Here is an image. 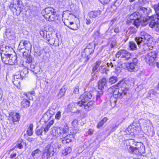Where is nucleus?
Instances as JSON below:
<instances>
[{"label":"nucleus","mask_w":159,"mask_h":159,"mask_svg":"<svg viewBox=\"0 0 159 159\" xmlns=\"http://www.w3.org/2000/svg\"><path fill=\"white\" fill-rule=\"evenodd\" d=\"M61 116V113L60 111H58L55 116V118L56 119L58 120L60 119Z\"/></svg>","instance_id":"obj_50"},{"label":"nucleus","mask_w":159,"mask_h":159,"mask_svg":"<svg viewBox=\"0 0 159 159\" xmlns=\"http://www.w3.org/2000/svg\"><path fill=\"white\" fill-rule=\"evenodd\" d=\"M94 49V48H93L92 46L89 44L84 49V52L85 53L86 56H88L93 52Z\"/></svg>","instance_id":"obj_21"},{"label":"nucleus","mask_w":159,"mask_h":159,"mask_svg":"<svg viewBox=\"0 0 159 159\" xmlns=\"http://www.w3.org/2000/svg\"><path fill=\"white\" fill-rule=\"evenodd\" d=\"M118 80L117 77L116 76H111L108 80V83L110 84H112L116 83Z\"/></svg>","instance_id":"obj_31"},{"label":"nucleus","mask_w":159,"mask_h":159,"mask_svg":"<svg viewBox=\"0 0 159 159\" xmlns=\"http://www.w3.org/2000/svg\"><path fill=\"white\" fill-rule=\"evenodd\" d=\"M97 91V93L96 95V99L98 100L102 95L103 93V90H99Z\"/></svg>","instance_id":"obj_38"},{"label":"nucleus","mask_w":159,"mask_h":159,"mask_svg":"<svg viewBox=\"0 0 159 159\" xmlns=\"http://www.w3.org/2000/svg\"><path fill=\"white\" fill-rule=\"evenodd\" d=\"M93 93V92L92 91L84 92L80 97L81 101L75 103V104H76L79 106L84 107L86 111H89L92 108L94 101L91 100L86 104H85V103L86 102L89 101V100H93L94 98Z\"/></svg>","instance_id":"obj_1"},{"label":"nucleus","mask_w":159,"mask_h":159,"mask_svg":"<svg viewBox=\"0 0 159 159\" xmlns=\"http://www.w3.org/2000/svg\"><path fill=\"white\" fill-rule=\"evenodd\" d=\"M22 3L20 0H13L11 3L9 8L13 11L20 10Z\"/></svg>","instance_id":"obj_11"},{"label":"nucleus","mask_w":159,"mask_h":159,"mask_svg":"<svg viewBox=\"0 0 159 159\" xmlns=\"http://www.w3.org/2000/svg\"><path fill=\"white\" fill-rule=\"evenodd\" d=\"M42 13L47 20L49 21H55L58 19L56 16V12L55 9L51 7H48L43 10Z\"/></svg>","instance_id":"obj_4"},{"label":"nucleus","mask_w":159,"mask_h":159,"mask_svg":"<svg viewBox=\"0 0 159 159\" xmlns=\"http://www.w3.org/2000/svg\"><path fill=\"white\" fill-rule=\"evenodd\" d=\"M79 87L76 86L75 87L74 89V93L75 94H78L79 93Z\"/></svg>","instance_id":"obj_51"},{"label":"nucleus","mask_w":159,"mask_h":159,"mask_svg":"<svg viewBox=\"0 0 159 159\" xmlns=\"http://www.w3.org/2000/svg\"><path fill=\"white\" fill-rule=\"evenodd\" d=\"M23 97L24 99L21 102V107H22L26 108L30 106V102L25 96H23Z\"/></svg>","instance_id":"obj_23"},{"label":"nucleus","mask_w":159,"mask_h":159,"mask_svg":"<svg viewBox=\"0 0 159 159\" xmlns=\"http://www.w3.org/2000/svg\"><path fill=\"white\" fill-rule=\"evenodd\" d=\"M35 66L34 65L32 64H31L30 65V68H31V70L32 71V70H33L35 68Z\"/></svg>","instance_id":"obj_64"},{"label":"nucleus","mask_w":159,"mask_h":159,"mask_svg":"<svg viewBox=\"0 0 159 159\" xmlns=\"http://www.w3.org/2000/svg\"><path fill=\"white\" fill-rule=\"evenodd\" d=\"M55 39L54 38H52L50 39V41L49 42L51 45H53L55 43Z\"/></svg>","instance_id":"obj_53"},{"label":"nucleus","mask_w":159,"mask_h":159,"mask_svg":"<svg viewBox=\"0 0 159 159\" xmlns=\"http://www.w3.org/2000/svg\"><path fill=\"white\" fill-rule=\"evenodd\" d=\"M20 80H19L18 79H14V80L13 81V82L15 85L16 86H18L20 84Z\"/></svg>","instance_id":"obj_48"},{"label":"nucleus","mask_w":159,"mask_h":159,"mask_svg":"<svg viewBox=\"0 0 159 159\" xmlns=\"http://www.w3.org/2000/svg\"><path fill=\"white\" fill-rule=\"evenodd\" d=\"M107 66L105 64L102 63L99 67L98 70L102 73H106L107 74L109 70L107 68Z\"/></svg>","instance_id":"obj_24"},{"label":"nucleus","mask_w":159,"mask_h":159,"mask_svg":"<svg viewBox=\"0 0 159 159\" xmlns=\"http://www.w3.org/2000/svg\"><path fill=\"white\" fill-rule=\"evenodd\" d=\"M64 24L65 23H64ZM65 25H66L70 29L72 30H76L78 29V27L77 26V25L75 23H74L73 22H70V24L69 25H67L65 24Z\"/></svg>","instance_id":"obj_28"},{"label":"nucleus","mask_w":159,"mask_h":159,"mask_svg":"<svg viewBox=\"0 0 159 159\" xmlns=\"http://www.w3.org/2000/svg\"><path fill=\"white\" fill-rule=\"evenodd\" d=\"M47 32L46 31L41 30L40 31V35L43 37L44 38H45V36L47 34Z\"/></svg>","instance_id":"obj_47"},{"label":"nucleus","mask_w":159,"mask_h":159,"mask_svg":"<svg viewBox=\"0 0 159 159\" xmlns=\"http://www.w3.org/2000/svg\"><path fill=\"white\" fill-rule=\"evenodd\" d=\"M104 123L102 121V120H101L98 123L97 127L99 128L101 127L103 125Z\"/></svg>","instance_id":"obj_52"},{"label":"nucleus","mask_w":159,"mask_h":159,"mask_svg":"<svg viewBox=\"0 0 159 159\" xmlns=\"http://www.w3.org/2000/svg\"><path fill=\"white\" fill-rule=\"evenodd\" d=\"M44 150L50 155V157H52L56 152L57 149L55 145L53 143H51L48 144Z\"/></svg>","instance_id":"obj_13"},{"label":"nucleus","mask_w":159,"mask_h":159,"mask_svg":"<svg viewBox=\"0 0 159 159\" xmlns=\"http://www.w3.org/2000/svg\"><path fill=\"white\" fill-rule=\"evenodd\" d=\"M9 65H12L17 62V57L15 54L13 55L12 54L10 55Z\"/></svg>","instance_id":"obj_25"},{"label":"nucleus","mask_w":159,"mask_h":159,"mask_svg":"<svg viewBox=\"0 0 159 159\" xmlns=\"http://www.w3.org/2000/svg\"><path fill=\"white\" fill-rule=\"evenodd\" d=\"M44 128L42 127V126L39 129L36 128L35 130V134L38 136L42 135V133L44 131Z\"/></svg>","instance_id":"obj_34"},{"label":"nucleus","mask_w":159,"mask_h":159,"mask_svg":"<svg viewBox=\"0 0 159 159\" xmlns=\"http://www.w3.org/2000/svg\"><path fill=\"white\" fill-rule=\"evenodd\" d=\"M24 143H25L23 139H19L17 141L15 147H17V148H18L20 149H22L23 148V145Z\"/></svg>","instance_id":"obj_30"},{"label":"nucleus","mask_w":159,"mask_h":159,"mask_svg":"<svg viewBox=\"0 0 159 159\" xmlns=\"http://www.w3.org/2000/svg\"><path fill=\"white\" fill-rule=\"evenodd\" d=\"M129 49L132 51H134L137 49V47L136 43L133 41L129 42Z\"/></svg>","instance_id":"obj_29"},{"label":"nucleus","mask_w":159,"mask_h":159,"mask_svg":"<svg viewBox=\"0 0 159 159\" xmlns=\"http://www.w3.org/2000/svg\"><path fill=\"white\" fill-rule=\"evenodd\" d=\"M71 151V149L70 147H68L62 152V153L64 156H66L70 153Z\"/></svg>","instance_id":"obj_37"},{"label":"nucleus","mask_w":159,"mask_h":159,"mask_svg":"<svg viewBox=\"0 0 159 159\" xmlns=\"http://www.w3.org/2000/svg\"><path fill=\"white\" fill-rule=\"evenodd\" d=\"M118 127V126L116 125H114L112 126L111 128V130L112 131H114Z\"/></svg>","instance_id":"obj_57"},{"label":"nucleus","mask_w":159,"mask_h":159,"mask_svg":"<svg viewBox=\"0 0 159 159\" xmlns=\"http://www.w3.org/2000/svg\"><path fill=\"white\" fill-rule=\"evenodd\" d=\"M34 93V91H32L31 92H28L27 93H24L23 94L24 96H25L27 99H30V96L32 94Z\"/></svg>","instance_id":"obj_43"},{"label":"nucleus","mask_w":159,"mask_h":159,"mask_svg":"<svg viewBox=\"0 0 159 159\" xmlns=\"http://www.w3.org/2000/svg\"><path fill=\"white\" fill-rule=\"evenodd\" d=\"M66 91V89L65 88L62 87L59 92V96L60 97H62L64 95Z\"/></svg>","instance_id":"obj_44"},{"label":"nucleus","mask_w":159,"mask_h":159,"mask_svg":"<svg viewBox=\"0 0 159 159\" xmlns=\"http://www.w3.org/2000/svg\"><path fill=\"white\" fill-rule=\"evenodd\" d=\"M94 37L95 39H98L100 37V33L99 31H96L94 34Z\"/></svg>","instance_id":"obj_49"},{"label":"nucleus","mask_w":159,"mask_h":159,"mask_svg":"<svg viewBox=\"0 0 159 159\" xmlns=\"http://www.w3.org/2000/svg\"><path fill=\"white\" fill-rule=\"evenodd\" d=\"M33 125L32 124H30L26 131L27 135L29 136H31L33 134Z\"/></svg>","instance_id":"obj_33"},{"label":"nucleus","mask_w":159,"mask_h":159,"mask_svg":"<svg viewBox=\"0 0 159 159\" xmlns=\"http://www.w3.org/2000/svg\"><path fill=\"white\" fill-rule=\"evenodd\" d=\"M0 50L2 53H0V54H6L8 55L11 54V51H13L12 48L10 47L6 46L5 45H3L1 47H0Z\"/></svg>","instance_id":"obj_15"},{"label":"nucleus","mask_w":159,"mask_h":159,"mask_svg":"<svg viewBox=\"0 0 159 159\" xmlns=\"http://www.w3.org/2000/svg\"><path fill=\"white\" fill-rule=\"evenodd\" d=\"M130 18L134 20L133 24L137 28L140 25H143L142 19L141 14L138 12H136L131 14L130 16Z\"/></svg>","instance_id":"obj_6"},{"label":"nucleus","mask_w":159,"mask_h":159,"mask_svg":"<svg viewBox=\"0 0 159 159\" xmlns=\"http://www.w3.org/2000/svg\"><path fill=\"white\" fill-rule=\"evenodd\" d=\"M116 19L115 18H114L112 20L110 23L109 24V25L110 26H111L114 24V23L116 21Z\"/></svg>","instance_id":"obj_55"},{"label":"nucleus","mask_w":159,"mask_h":159,"mask_svg":"<svg viewBox=\"0 0 159 159\" xmlns=\"http://www.w3.org/2000/svg\"><path fill=\"white\" fill-rule=\"evenodd\" d=\"M57 131H59V133L60 134H65L66 132V130L64 129L61 128H59L57 129Z\"/></svg>","instance_id":"obj_46"},{"label":"nucleus","mask_w":159,"mask_h":159,"mask_svg":"<svg viewBox=\"0 0 159 159\" xmlns=\"http://www.w3.org/2000/svg\"><path fill=\"white\" fill-rule=\"evenodd\" d=\"M134 79L129 78L128 79L120 81L117 83V84L126 90L127 93L128 91V88L133 86L134 85Z\"/></svg>","instance_id":"obj_5"},{"label":"nucleus","mask_w":159,"mask_h":159,"mask_svg":"<svg viewBox=\"0 0 159 159\" xmlns=\"http://www.w3.org/2000/svg\"><path fill=\"white\" fill-rule=\"evenodd\" d=\"M9 117L13 123L18 121L20 118V116L19 113L13 112L10 113Z\"/></svg>","instance_id":"obj_19"},{"label":"nucleus","mask_w":159,"mask_h":159,"mask_svg":"<svg viewBox=\"0 0 159 159\" xmlns=\"http://www.w3.org/2000/svg\"><path fill=\"white\" fill-rule=\"evenodd\" d=\"M131 54L128 51L125 49L119 50L116 54V58H119L120 60H127L130 59L131 57Z\"/></svg>","instance_id":"obj_7"},{"label":"nucleus","mask_w":159,"mask_h":159,"mask_svg":"<svg viewBox=\"0 0 159 159\" xmlns=\"http://www.w3.org/2000/svg\"><path fill=\"white\" fill-rule=\"evenodd\" d=\"M140 34L141 37H136L135 38V40L139 48H140V43L141 42H145L147 39H148V37H150V36L144 31H142Z\"/></svg>","instance_id":"obj_9"},{"label":"nucleus","mask_w":159,"mask_h":159,"mask_svg":"<svg viewBox=\"0 0 159 159\" xmlns=\"http://www.w3.org/2000/svg\"><path fill=\"white\" fill-rule=\"evenodd\" d=\"M45 126L43 125L42 126V127L44 128V131L47 133L48 130L49 128L51 126V125H50L48 124V123L47 122L46 123H45Z\"/></svg>","instance_id":"obj_42"},{"label":"nucleus","mask_w":159,"mask_h":159,"mask_svg":"<svg viewBox=\"0 0 159 159\" xmlns=\"http://www.w3.org/2000/svg\"><path fill=\"white\" fill-rule=\"evenodd\" d=\"M145 42H141L140 43V47L142 45H143L145 44H146L147 45L148 48V49L151 50L152 49L154 46V43L152 39H150V37H148V39L146 40Z\"/></svg>","instance_id":"obj_17"},{"label":"nucleus","mask_w":159,"mask_h":159,"mask_svg":"<svg viewBox=\"0 0 159 159\" xmlns=\"http://www.w3.org/2000/svg\"><path fill=\"white\" fill-rule=\"evenodd\" d=\"M116 45V42L115 41L111 42V45L112 48L114 47Z\"/></svg>","instance_id":"obj_62"},{"label":"nucleus","mask_w":159,"mask_h":159,"mask_svg":"<svg viewBox=\"0 0 159 159\" xmlns=\"http://www.w3.org/2000/svg\"><path fill=\"white\" fill-rule=\"evenodd\" d=\"M1 56L3 62L5 64L9 65L10 55H7L6 54H1Z\"/></svg>","instance_id":"obj_22"},{"label":"nucleus","mask_w":159,"mask_h":159,"mask_svg":"<svg viewBox=\"0 0 159 159\" xmlns=\"http://www.w3.org/2000/svg\"><path fill=\"white\" fill-rule=\"evenodd\" d=\"M40 68L39 66H35V68L32 70L33 73L36 74H39L40 73Z\"/></svg>","instance_id":"obj_40"},{"label":"nucleus","mask_w":159,"mask_h":159,"mask_svg":"<svg viewBox=\"0 0 159 159\" xmlns=\"http://www.w3.org/2000/svg\"><path fill=\"white\" fill-rule=\"evenodd\" d=\"M14 79H18L19 80H21L22 79V78H20V75H16L14 76Z\"/></svg>","instance_id":"obj_54"},{"label":"nucleus","mask_w":159,"mask_h":159,"mask_svg":"<svg viewBox=\"0 0 159 159\" xmlns=\"http://www.w3.org/2000/svg\"><path fill=\"white\" fill-rule=\"evenodd\" d=\"M47 40L48 42L50 41V37L49 35H47V34L45 36V38Z\"/></svg>","instance_id":"obj_58"},{"label":"nucleus","mask_w":159,"mask_h":159,"mask_svg":"<svg viewBox=\"0 0 159 159\" xmlns=\"http://www.w3.org/2000/svg\"><path fill=\"white\" fill-rule=\"evenodd\" d=\"M93 133V131L92 129H89L88 131V134L89 135H92Z\"/></svg>","instance_id":"obj_63"},{"label":"nucleus","mask_w":159,"mask_h":159,"mask_svg":"<svg viewBox=\"0 0 159 159\" xmlns=\"http://www.w3.org/2000/svg\"><path fill=\"white\" fill-rule=\"evenodd\" d=\"M23 45V46L25 47V49L29 51L31 50L32 48V46L30 43L27 41H21L19 43L18 48H21L20 46H22Z\"/></svg>","instance_id":"obj_20"},{"label":"nucleus","mask_w":159,"mask_h":159,"mask_svg":"<svg viewBox=\"0 0 159 159\" xmlns=\"http://www.w3.org/2000/svg\"><path fill=\"white\" fill-rule=\"evenodd\" d=\"M40 150L38 148L34 150L31 153V155L35 158V157L38 155L40 152Z\"/></svg>","instance_id":"obj_39"},{"label":"nucleus","mask_w":159,"mask_h":159,"mask_svg":"<svg viewBox=\"0 0 159 159\" xmlns=\"http://www.w3.org/2000/svg\"><path fill=\"white\" fill-rule=\"evenodd\" d=\"M101 13V11L99 10L92 11H89L88 15V17L86 20L85 22L87 25L91 23L93 21V19L95 18Z\"/></svg>","instance_id":"obj_8"},{"label":"nucleus","mask_w":159,"mask_h":159,"mask_svg":"<svg viewBox=\"0 0 159 159\" xmlns=\"http://www.w3.org/2000/svg\"><path fill=\"white\" fill-rule=\"evenodd\" d=\"M101 2H103L105 3H107L110 1V0H99Z\"/></svg>","instance_id":"obj_60"},{"label":"nucleus","mask_w":159,"mask_h":159,"mask_svg":"<svg viewBox=\"0 0 159 159\" xmlns=\"http://www.w3.org/2000/svg\"><path fill=\"white\" fill-rule=\"evenodd\" d=\"M114 31L115 33H118L119 32V27H116L115 28H114Z\"/></svg>","instance_id":"obj_56"},{"label":"nucleus","mask_w":159,"mask_h":159,"mask_svg":"<svg viewBox=\"0 0 159 159\" xmlns=\"http://www.w3.org/2000/svg\"><path fill=\"white\" fill-rule=\"evenodd\" d=\"M107 80L105 78L100 80L98 83V90H103L107 86Z\"/></svg>","instance_id":"obj_18"},{"label":"nucleus","mask_w":159,"mask_h":159,"mask_svg":"<svg viewBox=\"0 0 159 159\" xmlns=\"http://www.w3.org/2000/svg\"><path fill=\"white\" fill-rule=\"evenodd\" d=\"M27 59L28 62L30 63L31 62H32V58L30 57H27Z\"/></svg>","instance_id":"obj_61"},{"label":"nucleus","mask_w":159,"mask_h":159,"mask_svg":"<svg viewBox=\"0 0 159 159\" xmlns=\"http://www.w3.org/2000/svg\"><path fill=\"white\" fill-rule=\"evenodd\" d=\"M129 147L130 148L129 152L131 153L137 155H141L145 153V148L144 145H142V146H141L137 149H134L133 147H132L130 146H129Z\"/></svg>","instance_id":"obj_14"},{"label":"nucleus","mask_w":159,"mask_h":159,"mask_svg":"<svg viewBox=\"0 0 159 159\" xmlns=\"http://www.w3.org/2000/svg\"><path fill=\"white\" fill-rule=\"evenodd\" d=\"M117 101V98L112 97L111 98L110 100V104L112 108H114L116 106Z\"/></svg>","instance_id":"obj_32"},{"label":"nucleus","mask_w":159,"mask_h":159,"mask_svg":"<svg viewBox=\"0 0 159 159\" xmlns=\"http://www.w3.org/2000/svg\"><path fill=\"white\" fill-rule=\"evenodd\" d=\"M138 60L136 57L133 58L132 61L128 63L126 66L127 69L130 72L135 71L136 70V68L138 66Z\"/></svg>","instance_id":"obj_12"},{"label":"nucleus","mask_w":159,"mask_h":159,"mask_svg":"<svg viewBox=\"0 0 159 159\" xmlns=\"http://www.w3.org/2000/svg\"><path fill=\"white\" fill-rule=\"evenodd\" d=\"M28 73V70L26 68L23 69L20 73V78H22V79H23Z\"/></svg>","instance_id":"obj_35"},{"label":"nucleus","mask_w":159,"mask_h":159,"mask_svg":"<svg viewBox=\"0 0 159 159\" xmlns=\"http://www.w3.org/2000/svg\"><path fill=\"white\" fill-rule=\"evenodd\" d=\"M153 8L155 11L156 15L147 16V18H143V19L144 22L143 25H145L149 23V26L153 28L158 26L159 25V9L158 7H157L155 4L153 6Z\"/></svg>","instance_id":"obj_2"},{"label":"nucleus","mask_w":159,"mask_h":159,"mask_svg":"<svg viewBox=\"0 0 159 159\" xmlns=\"http://www.w3.org/2000/svg\"><path fill=\"white\" fill-rule=\"evenodd\" d=\"M110 93H113V97L114 98L118 99L121 98L124 95L126 94V90L124 89V88L117 84L110 87L108 90Z\"/></svg>","instance_id":"obj_3"},{"label":"nucleus","mask_w":159,"mask_h":159,"mask_svg":"<svg viewBox=\"0 0 159 159\" xmlns=\"http://www.w3.org/2000/svg\"><path fill=\"white\" fill-rule=\"evenodd\" d=\"M51 116L48 115L46 112L43 115V117L40 120V122H44L45 123L48 122V121L51 118Z\"/></svg>","instance_id":"obj_27"},{"label":"nucleus","mask_w":159,"mask_h":159,"mask_svg":"<svg viewBox=\"0 0 159 159\" xmlns=\"http://www.w3.org/2000/svg\"><path fill=\"white\" fill-rule=\"evenodd\" d=\"M156 57L155 53L154 52H151L148 53L147 56L146 58V62H148L149 65H151L155 60V58Z\"/></svg>","instance_id":"obj_16"},{"label":"nucleus","mask_w":159,"mask_h":159,"mask_svg":"<svg viewBox=\"0 0 159 159\" xmlns=\"http://www.w3.org/2000/svg\"><path fill=\"white\" fill-rule=\"evenodd\" d=\"M55 111V110L52 108H49L46 112L47 114L51 116V117L54 114Z\"/></svg>","instance_id":"obj_41"},{"label":"nucleus","mask_w":159,"mask_h":159,"mask_svg":"<svg viewBox=\"0 0 159 159\" xmlns=\"http://www.w3.org/2000/svg\"><path fill=\"white\" fill-rule=\"evenodd\" d=\"M102 62V61L101 60H98L96 63L94 64L92 69L93 71H94L96 70L97 71H99L98 68Z\"/></svg>","instance_id":"obj_26"},{"label":"nucleus","mask_w":159,"mask_h":159,"mask_svg":"<svg viewBox=\"0 0 159 159\" xmlns=\"http://www.w3.org/2000/svg\"><path fill=\"white\" fill-rule=\"evenodd\" d=\"M97 78V75H93L92 76V78H91V80H96Z\"/></svg>","instance_id":"obj_59"},{"label":"nucleus","mask_w":159,"mask_h":159,"mask_svg":"<svg viewBox=\"0 0 159 159\" xmlns=\"http://www.w3.org/2000/svg\"><path fill=\"white\" fill-rule=\"evenodd\" d=\"M148 94L149 95V97L155 98V96L157 94V93L154 90H151L149 91Z\"/></svg>","instance_id":"obj_36"},{"label":"nucleus","mask_w":159,"mask_h":159,"mask_svg":"<svg viewBox=\"0 0 159 159\" xmlns=\"http://www.w3.org/2000/svg\"><path fill=\"white\" fill-rule=\"evenodd\" d=\"M125 143L126 144V147L125 148L127 149L129 152V146H130L133 147L134 149H137L141 146L143 145V143L141 142H135L134 141V140L133 139H130L127 140L125 141Z\"/></svg>","instance_id":"obj_10"},{"label":"nucleus","mask_w":159,"mask_h":159,"mask_svg":"<svg viewBox=\"0 0 159 159\" xmlns=\"http://www.w3.org/2000/svg\"><path fill=\"white\" fill-rule=\"evenodd\" d=\"M132 126H129L127 128L125 129V132L126 134H129L133 132V129H131Z\"/></svg>","instance_id":"obj_45"}]
</instances>
